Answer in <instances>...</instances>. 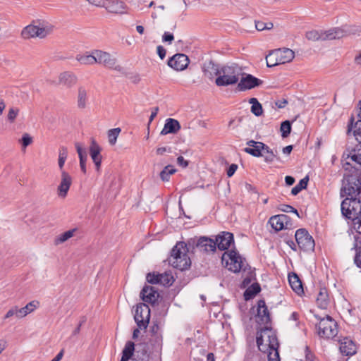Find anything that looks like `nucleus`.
Instances as JSON below:
<instances>
[{
	"label": "nucleus",
	"mask_w": 361,
	"mask_h": 361,
	"mask_svg": "<svg viewBox=\"0 0 361 361\" xmlns=\"http://www.w3.org/2000/svg\"><path fill=\"white\" fill-rule=\"evenodd\" d=\"M243 75L241 68L236 63L224 65L215 79V84L219 87L233 85L238 82L240 76Z\"/></svg>",
	"instance_id": "f257e3e1"
},
{
	"label": "nucleus",
	"mask_w": 361,
	"mask_h": 361,
	"mask_svg": "<svg viewBox=\"0 0 361 361\" xmlns=\"http://www.w3.org/2000/svg\"><path fill=\"white\" fill-rule=\"evenodd\" d=\"M190 248L188 245V243H178L171 250L170 263L171 265L180 271L186 270L190 268L191 261L188 256L187 252Z\"/></svg>",
	"instance_id": "f03ea898"
},
{
	"label": "nucleus",
	"mask_w": 361,
	"mask_h": 361,
	"mask_svg": "<svg viewBox=\"0 0 361 361\" xmlns=\"http://www.w3.org/2000/svg\"><path fill=\"white\" fill-rule=\"evenodd\" d=\"M341 194L346 197H361V171L356 169L344 176Z\"/></svg>",
	"instance_id": "7ed1b4c3"
},
{
	"label": "nucleus",
	"mask_w": 361,
	"mask_h": 361,
	"mask_svg": "<svg viewBox=\"0 0 361 361\" xmlns=\"http://www.w3.org/2000/svg\"><path fill=\"white\" fill-rule=\"evenodd\" d=\"M53 25L44 21H33L25 26L21 31L22 38L28 39L30 38L39 37L43 39L50 35L53 31Z\"/></svg>",
	"instance_id": "20e7f679"
},
{
	"label": "nucleus",
	"mask_w": 361,
	"mask_h": 361,
	"mask_svg": "<svg viewBox=\"0 0 361 361\" xmlns=\"http://www.w3.org/2000/svg\"><path fill=\"white\" fill-rule=\"evenodd\" d=\"M361 197H347L341 202L342 214L352 221L356 220L361 214Z\"/></svg>",
	"instance_id": "39448f33"
},
{
	"label": "nucleus",
	"mask_w": 361,
	"mask_h": 361,
	"mask_svg": "<svg viewBox=\"0 0 361 361\" xmlns=\"http://www.w3.org/2000/svg\"><path fill=\"white\" fill-rule=\"evenodd\" d=\"M256 340L260 351L266 352L267 350H275L279 348L276 336L267 328L257 332Z\"/></svg>",
	"instance_id": "423d86ee"
},
{
	"label": "nucleus",
	"mask_w": 361,
	"mask_h": 361,
	"mask_svg": "<svg viewBox=\"0 0 361 361\" xmlns=\"http://www.w3.org/2000/svg\"><path fill=\"white\" fill-rule=\"evenodd\" d=\"M316 328L318 335L323 338H332L338 334L337 323L329 315L319 319V322L316 325Z\"/></svg>",
	"instance_id": "0eeeda50"
},
{
	"label": "nucleus",
	"mask_w": 361,
	"mask_h": 361,
	"mask_svg": "<svg viewBox=\"0 0 361 361\" xmlns=\"http://www.w3.org/2000/svg\"><path fill=\"white\" fill-rule=\"evenodd\" d=\"M188 247L195 250L197 249L200 252H214L216 248V242H214V240L202 236L200 238H192L188 240Z\"/></svg>",
	"instance_id": "6e6552de"
},
{
	"label": "nucleus",
	"mask_w": 361,
	"mask_h": 361,
	"mask_svg": "<svg viewBox=\"0 0 361 361\" xmlns=\"http://www.w3.org/2000/svg\"><path fill=\"white\" fill-rule=\"evenodd\" d=\"M225 260H226V267H228V269L234 273L239 272L241 269H245V259L235 250L224 252L222 257V262Z\"/></svg>",
	"instance_id": "1a4fd4ad"
},
{
	"label": "nucleus",
	"mask_w": 361,
	"mask_h": 361,
	"mask_svg": "<svg viewBox=\"0 0 361 361\" xmlns=\"http://www.w3.org/2000/svg\"><path fill=\"white\" fill-rule=\"evenodd\" d=\"M94 54H96L97 63L102 64L104 66L114 69L118 72H123V68L117 64V59L113 57L109 53L101 50H94Z\"/></svg>",
	"instance_id": "9d476101"
},
{
	"label": "nucleus",
	"mask_w": 361,
	"mask_h": 361,
	"mask_svg": "<svg viewBox=\"0 0 361 361\" xmlns=\"http://www.w3.org/2000/svg\"><path fill=\"white\" fill-rule=\"evenodd\" d=\"M295 238L300 249L305 252L314 250L315 245L314 240L305 228L297 230Z\"/></svg>",
	"instance_id": "9b49d317"
},
{
	"label": "nucleus",
	"mask_w": 361,
	"mask_h": 361,
	"mask_svg": "<svg viewBox=\"0 0 361 361\" xmlns=\"http://www.w3.org/2000/svg\"><path fill=\"white\" fill-rule=\"evenodd\" d=\"M150 310L145 303L137 305L135 311L134 319L140 329H146L149 322Z\"/></svg>",
	"instance_id": "f8f14e48"
},
{
	"label": "nucleus",
	"mask_w": 361,
	"mask_h": 361,
	"mask_svg": "<svg viewBox=\"0 0 361 361\" xmlns=\"http://www.w3.org/2000/svg\"><path fill=\"white\" fill-rule=\"evenodd\" d=\"M351 34H355V31H353L348 26H343L342 27H333L328 30H326L324 33V36L322 37L323 40H333V39H341L345 36H348Z\"/></svg>",
	"instance_id": "ddd939ff"
},
{
	"label": "nucleus",
	"mask_w": 361,
	"mask_h": 361,
	"mask_svg": "<svg viewBox=\"0 0 361 361\" xmlns=\"http://www.w3.org/2000/svg\"><path fill=\"white\" fill-rule=\"evenodd\" d=\"M262 83L263 81L262 80L255 78L252 75L245 74V76H243L239 82H238L237 89L239 91H245L247 90L259 87Z\"/></svg>",
	"instance_id": "4468645a"
},
{
	"label": "nucleus",
	"mask_w": 361,
	"mask_h": 361,
	"mask_svg": "<svg viewBox=\"0 0 361 361\" xmlns=\"http://www.w3.org/2000/svg\"><path fill=\"white\" fill-rule=\"evenodd\" d=\"M190 60L184 54H176L168 61V65L176 71H183L188 66Z\"/></svg>",
	"instance_id": "2eb2a0df"
},
{
	"label": "nucleus",
	"mask_w": 361,
	"mask_h": 361,
	"mask_svg": "<svg viewBox=\"0 0 361 361\" xmlns=\"http://www.w3.org/2000/svg\"><path fill=\"white\" fill-rule=\"evenodd\" d=\"M202 71L205 78L213 80L215 77H218L221 71V67L218 63H214L212 60L206 61L202 66Z\"/></svg>",
	"instance_id": "dca6fc26"
},
{
	"label": "nucleus",
	"mask_w": 361,
	"mask_h": 361,
	"mask_svg": "<svg viewBox=\"0 0 361 361\" xmlns=\"http://www.w3.org/2000/svg\"><path fill=\"white\" fill-rule=\"evenodd\" d=\"M159 297L157 290L151 286L145 285L140 292L141 299L145 302L154 305Z\"/></svg>",
	"instance_id": "f3484780"
},
{
	"label": "nucleus",
	"mask_w": 361,
	"mask_h": 361,
	"mask_svg": "<svg viewBox=\"0 0 361 361\" xmlns=\"http://www.w3.org/2000/svg\"><path fill=\"white\" fill-rule=\"evenodd\" d=\"M214 242L220 250H226L234 243L233 235L230 232H221L216 236Z\"/></svg>",
	"instance_id": "a211bd4d"
},
{
	"label": "nucleus",
	"mask_w": 361,
	"mask_h": 361,
	"mask_svg": "<svg viewBox=\"0 0 361 361\" xmlns=\"http://www.w3.org/2000/svg\"><path fill=\"white\" fill-rule=\"evenodd\" d=\"M104 7L107 11L116 14L127 13V7L123 1L119 0H106Z\"/></svg>",
	"instance_id": "6ab92c4d"
},
{
	"label": "nucleus",
	"mask_w": 361,
	"mask_h": 361,
	"mask_svg": "<svg viewBox=\"0 0 361 361\" xmlns=\"http://www.w3.org/2000/svg\"><path fill=\"white\" fill-rule=\"evenodd\" d=\"M61 179L59 185L58 186V195L61 197H65L69 190L72 184V178L70 174L66 171H62Z\"/></svg>",
	"instance_id": "aec40b11"
},
{
	"label": "nucleus",
	"mask_w": 361,
	"mask_h": 361,
	"mask_svg": "<svg viewBox=\"0 0 361 361\" xmlns=\"http://www.w3.org/2000/svg\"><path fill=\"white\" fill-rule=\"evenodd\" d=\"M340 351L345 356H352L356 353L357 348L354 342L345 337L340 341Z\"/></svg>",
	"instance_id": "412c9836"
},
{
	"label": "nucleus",
	"mask_w": 361,
	"mask_h": 361,
	"mask_svg": "<svg viewBox=\"0 0 361 361\" xmlns=\"http://www.w3.org/2000/svg\"><path fill=\"white\" fill-rule=\"evenodd\" d=\"M289 219V216L286 214L275 215L269 219V223L276 231H279L286 227Z\"/></svg>",
	"instance_id": "4be33fe9"
},
{
	"label": "nucleus",
	"mask_w": 361,
	"mask_h": 361,
	"mask_svg": "<svg viewBox=\"0 0 361 361\" xmlns=\"http://www.w3.org/2000/svg\"><path fill=\"white\" fill-rule=\"evenodd\" d=\"M276 60L280 64H283L292 61L295 57V53L288 48L275 49Z\"/></svg>",
	"instance_id": "5701e85b"
},
{
	"label": "nucleus",
	"mask_w": 361,
	"mask_h": 361,
	"mask_svg": "<svg viewBox=\"0 0 361 361\" xmlns=\"http://www.w3.org/2000/svg\"><path fill=\"white\" fill-rule=\"evenodd\" d=\"M78 81L77 76L72 72L65 71L61 73L59 77V84L71 88L74 86Z\"/></svg>",
	"instance_id": "b1692460"
},
{
	"label": "nucleus",
	"mask_w": 361,
	"mask_h": 361,
	"mask_svg": "<svg viewBox=\"0 0 361 361\" xmlns=\"http://www.w3.org/2000/svg\"><path fill=\"white\" fill-rule=\"evenodd\" d=\"M180 129V123L174 118H167L165 121L164 126L160 134L166 135L167 134H175Z\"/></svg>",
	"instance_id": "393cba45"
},
{
	"label": "nucleus",
	"mask_w": 361,
	"mask_h": 361,
	"mask_svg": "<svg viewBox=\"0 0 361 361\" xmlns=\"http://www.w3.org/2000/svg\"><path fill=\"white\" fill-rule=\"evenodd\" d=\"M344 156H346L347 159H350L352 161L355 162L357 164H359L361 166V144H357L355 147L350 149L348 148L344 154Z\"/></svg>",
	"instance_id": "a878e982"
},
{
	"label": "nucleus",
	"mask_w": 361,
	"mask_h": 361,
	"mask_svg": "<svg viewBox=\"0 0 361 361\" xmlns=\"http://www.w3.org/2000/svg\"><path fill=\"white\" fill-rule=\"evenodd\" d=\"M288 281L293 291L298 295H300L304 293L302 281L296 274H290L288 275Z\"/></svg>",
	"instance_id": "bb28decb"
},
{
	"label": "nucleus",
	"mask_w": 361,
	"mask_h": 361,
	"mask_svg": "<svg viewBox=\"0 0 361 361\" xmlns=\"http://www.w3.org/2000/svg\"><path fill=\"white\" fill-rule=\"evenodd\" d=\"M257 316L263 323L267 324L271 321L269 312L264 300H259L257 302Z\"/></svg>",
	"instance_id": "cd10ccee"
},
{
	"label": "nucleus",
	"mask_w": 361,
	"mask_h": 361,
	"mask_svg": "<svg viewBox=\"0 0 361 361\" xmlns=\"http://www.w3.org/2000/svg\"><path fill=\"white\" fill-rule=\"evenodd\" d=\"M75 147L78 154L80 159V166L83 173H86V161L87 159V154L86 149L83 147L82 145L80 142H75Z\"/></svg>",
	"instance_id": "c85d7f7f"
},
{
	"label": "nucleus",
	"mask_w": 361,
	"mask_h": 361,
	"mask_svg": "<svg viewBox=\"0 0 361 361\" xmlns=\"http://www.w3.org/2000/svg\"><path fill=\"white\" fill-rule=\"evenodd\" d=\"M268 146L264 143L259 142L253 147H245L243 150L247 154H249L255 157H260L263 156L262 152H264Z\"/></svg>",
	"instance_id": "c756f323"
},
{
	"label": "nucleus",
	"mask_w": 361,
	"mask_h": 361,
	"mask_svg": "<svg viewBox=\"0 0 361 361\" xmlns=\"http://www.w3.org/2000/svg\"><path fill=\"white\" fill-rule=\"evenodd\" d=\"M135 354L138 360L148 361L149 359V353L148 352L147 345L145 343L137 344Z\"/></svg>",
	"instance_id": "7c9ffc66"
},
{
	"label": "nucleus",
	"mask_w": 361,
	"mask_h": 361,
	"mask_svg": "<svg viewBox=\"0 0 361 361\" xmlns=\"http://www.w3.org/2000/svg\"><path fill=\"white\" fill-rule=\"evenodd\" d=\"M353 117L352 116L350 120V123L348 126V132L353 130V135L357 141L361 144V121H357L353 124Z\"/></svg>",
	"instance_id": "2f4dec72"
},
{
	"label": "nucleus",
	"mask_w": 361,
	"mask_h": 361,
	"mask_svg": "<svg viewBox=\"0 0 361 361\" xmlns=\"http://www.w3.org/2000/svg\"><path fill=\"white\" fill-rule=\"evenodd\" d=\"M87 92L85 87L80 86L78 90L77 105L80 109H83L87 106Z\"/></svg>",
	"instance_id": "473e14b6"
},
{
	"label": "nucleus",
	"mask_w": 361,
	"mask_h": 361,
	"mask_svg": "<svg viewBox=\"0 0 361 361\" xmlns=\"http://www.w3.org/2000/svg\"><path fill=\"white\" fill-rule=\"evenodd\" d=\"M317 304L321 309H326L329 304V295L327 290L325 288H321L317 298Z\"/></svg>",
	"instance_id": "72a5a7b5"
},
{
	"label": "nucleus",
	"mask_w": 361,
	"mask_h": 361,
	"mask_svg": "<svg viewBox=\"0 0 361 361\" xmlns=\"http://www.w3.org/2000/svg\"><path fill=\"white\" fill-rule=\"evenodd\" d=\"M75 59L78 62L83 65H92L97 63L96 54H94V51L91 54H87V53L84 54H78Z\"/></svg>",
	"instance_id": "f704fd0d"
},
{
	"label": "nucleus",
	"mask_w": 361,
	"mask_h": 361,
	"mask_svg": "<svg viewBox=\"0 0 361 361\" xmlns=\"http://www.w3.org/2000/svg\"><path fill=\"white\" fill-rule=\"evenodd\" d=\"M135 349V344L133 341H128L122 352L121 361H128L133 355Z\"/></svg>",
	"instance_id": "c9c22d12"
},
{
	"label": "nucleus",
	"mask_w": 361,
	"mask_h": 361,
	"mask_svg": "<svg viewBox=\"0 0 361 361\" xmlns=\"http://www.w3.org/2000/svg\"><path fill=\"white\" fill-rule=\"evenodd\" d=\"M261 290V287L258 283H254L249 286L244 292L243 296L245 300L253 298Z\"/></svg>",
	"instance_id": "e433bc0d"
},
{
	"label": "nucleus",
	"mask_w": 361,
	"mask_h": 361,
	"mask_svg": "<svg viewBox=\"0 0 361 361\" xmlns=\"http://www.w3.org/2000/svg\"><path fill=\"white\" fill-rule=\"evenodd\" d=\"M102 149L94 139H92L90 147V154L92 160L102 159L101 155Z\"/></svg>",
	"instance_id": "4c0bfd02"
},
{
	"label": "nucleus",
	"mask_w": 361,
	"mask_h": 361,
	"mask_svg": "<svg viewBox=\"0 0 361 361\" xmlns=\"http://www.w3.org/2000/svg\"><path fill=\"white\" fill-rule=\"evenodd\" d=\"M76 231V228H73L59 235L54 239V244L56 245H58L67 241L68 239H70L74 235V233H75Z\"/></svg>",
	"instance_id": "58836bf2"
},
{
	"label": "nucleus",
	"mask_w": 361,
	"mask_h": 361,
	"mask_svg": "<svg viewBox=\"0 0 361 361\" xmlns=\"http://www.w3.org/2000/svg\"><path fill=\"white\" fill-rule=\"evenodd\" d=\"M150 333L151 336L154 338L155 343L159 348H161L162 345V337L159 333V326L157 324H153L150 327Z\"/></svg>",
	"instance_id": "ea45409f"
},
{
	"label": "nucleus",
	"mask_w": 361,
	"mask_h": 361,
	"mask_svg": "<svg viewBox=\"0 0 361 361\" xmlns=\"http://www.w3.org/2000/svg\"><path fill=\"white\" fill-rule=\"evenodd\" d=\"M67 157H68L67 148L64 146L61 147L59 149V160H58L59 167L61 170V172L62 171H63V169L66 160L67 159Z\"/></svg>",
	"instance_id": "a19ab883"
},
{
	"label": "nucleus",
	"mask_w": 361,
	"mask_h": 361,
	"mask_svg": "<svg viewBox=\"0 0 361 361\" xmlns=\"http://www.w3.org/2000/svg\"><path fill=\"white\" fill-rule=\"evenodd\" d=\"M308 181L309 177L307 176L301 179L300 182L292 188L291 194L293 195H297L302 190L307 188Z\"/></svg>",
	"instance_id": "79ce46f5"
},
{
	"label": "nucleus",
	"mask_w": 361,
	"mask_h": 361,
	"mask_svg": "<svg viewBox=\"0 0 361 361\" xmlns=\"http://www.w3.org/2000/svg\"><path fill=\"white\" fill-rule=\"evenodd\" d=\"M176 171V170L173 169V166L168 165L160 172V178L163 181H169L170 176L173 174Z\"/></svg>",
	"instance_id": "37998d69"
},
{
	"label": "nucleus",
	"mask_w": 361,
	"mask_h": 361,
	"mask_svg": "<svg viewBox=\"0 0 361 361\" xmlns=\"http://www.w3.org/2000/svg\"><path fill=\"white\" fill-rule=\"evenodd\" d=\"M174 281L173 276L168 273H164L159 274V284L164 286H169L173 284Z\"/></svg>",
	"instance_id": "c03bdc74"
},
{
	"label": "nucleus",
	"mask_w": 361,
	"mask_h": 361,
	"mask_svg": "<svg viewBox=\"0 0 361 361\" xmlns=\"http://www.w3.org/2000/svg\"><path fill=\"white\" fill-rule=\"evenodd\" d=\"M264 152L267 153V155L264 156V161L267 163H272L275 159L277 160L280 159L278 157L277 151L274 152L269 146L268 148L265 149Z\"/></svg>",
	"instance_id": "a18cd8bd"
},
{
	"label": "nucleus",
	"mask_w": 361,
	"mask_h": 361,
	"mask_svg": "<svg viewBox=\"0 0 361 361\" xmlns=\"http://www.w3.org/2000/svg\"><path fill=\"white\" fill-rule=\"evenodd\" d=\"M121 129L119 128H113L108 131V139L111 145H114L116 144Z\"/></svg>",
	"instance_id": "49530a36"
},
{
	"label": "nucleus",
	"mask_w": 361,
	"mask_h": 361,
	"mask_svg": "<svg viewBox=\"0 0 361 361\" xmlns=\"http://www.w3.org/2000/svg\"><path fill=\"white\" fill-rule=\"evenodd\" d=\"M266 61L268 67H274L280 64L279 61L276 60L275 50H272L269 52V54L266 56Z\"/></svg>",
	"instance_id": "de8ad7c7"
},
{
	"label": "nucleus",
	"mask_w": 361,
	"mask_h": 361,
	"mask_svg": "<svg viewBox=\"0 0 361 361\" xmlns=\"http://www.w3.org/2000/svg\"><path fill=\"white\" fill-rule=\"evenodd\" d=\"M281 132V136L283 137H287L291 132V123L289 121H283L281 124L280 128Z\"/></svg>",
	"instance_id": "09e8293b"
},
{
	"label": "nucleus",
	"mask_w": 361,
	"mask_h": 361,
	"mask_svg": "<svg viewBox=\"0 0 361 361\" xmlns=\"http://www.w3.org/2000/svg\"><path fill=\"white\" fill-rule=\"evenodd\" d=\"M355 249L354 263L358 268L361 269V241L355 244Z\"/></svg>",
	"instance_id": "8fccbe9b"
},
{
	"label": "nucleus",
	"mask_w": 361,
	"mask_h": 361,
	"mask_svg": "<svg viewBox=\"0 0 361 361\" xmlns=\"http://www.w3.org/2000/svg\"><path fill=\"white\" fill-rule=\"evenodd\" d=\"M20 109L16 106H11L9 108L7 114V120L9 123H14L16 118L18 116Z\"/></svg>",
	"instance_id": "3c124183"
},
{
	"label": "nucleus",
	"mask_w": 361,
	"mask_h": 361,
	"mask_svg": "<svg viewBox=\"0 0 361 361\" xmlns=\"http://www.w3.org/2000/svg\"><path fill=\"white\" fill-rule=\"evenodd\" d=\"M273 23L271 22L264 23L262 21H255V27L259 31L264 30H271L273 28Z\"/></svg>",
	"instance_id": "603ef678"
},
{
	"label": "nucleus",
	"mask_w": 361,
	"mask_h": 361,
	"mask_svg": "<svg viewBox=\"0 0 361 361\" xmlns=\"http://www.w3.org/2000/svg\"><path fill=\"white\" fill-rule=\"evenodd\" d=\"M39 302L37 301H31L23 307L26 315L32 312L36 308Z\"/></svg>",
	"instance_id": "864d4df0"
},
{
	"label": "nucleus",
	"mask_w": 361,
	"mask_h": 361,
	"mask_svg": "<svg viewBox=\"0 0 361 361\" xmlns=\"http://www.w3.org/2000/svg\"><path fill=\"white\" fill-rule=\"evenodd\" d=\"M324 36V34L322 35H320L319 32L316 30H311L309 32H307L306 33V37L309 40L312 41H317L319 39H322V37Z\"/></svg>",
	"instance_id": "5fc2aeb1"
},
{
	"label": "nucleus",
	"mask_w": 361,
	"mask_h": 361,
	"mask_svg": "<svg viewBox=\"0 0 361 361\" xmlns=\"http://www.w3.org/2000/svg\"><path fill=\"white\" fill-rule=\"evenodd\" d=\"M268 361H280L279 353L277 349L268 350Z\"/></svg>",
	"instance_id": "6e6d98bb"
},
{
	"label": "nucleus",
	"mask_w": 361,
	"mask_h": 361,
	"mask_svg": "<svg viewBox=\"0 0 361 361\" xmlns=\"http://www.w3.org/2000/svg\"><path fill=\"white\" fill-rule=\"evenodd\" d=\"M251 112L257 116H261L263 113L262 104L259 102L254 103L251 106Z\"/></svg>",
	"instance_id": "4d7b16f0"
},
{
	"label": "nucleus",
	"mask_w": 361,
	"mask_h": 361,
	"mask_svg": "<svg viewBox=\"0 0 361 361\" xmlns=\"http://www.w3.org/2000/svg\"><path fill=\"white\" fill-rule=\"evenodd\" d=\"M147 281L148 283L151 284H158L159 283V274H154L149 273L147 275Z\"/></svg>",
	"instance_id": "13d9d810"
},
{
	"label": "nucleus",
	"mask_w": 361,
	"mask_h": 361,
	"mask_svg": "<svg viewBox=\"0 0 361 361\" xmlns=\"http://www.w3.org/2000/svg\"><path fill=\"white\" fill-rule=\"evenodd\" d=\"M280 209L284 212H293L299 217L298 212L293 207L288 204H281Z\"/></svg>",
	"instance_id": "bf43d9fd"
},
{
	"label": "nucleus",
	"mask_w": 361,
	"mask_h": 361,
	"mask_svg": "<svg viewBox=\"0 0 361 361\" xmlns=\"http://www.w3.org/2000/svg\"><path fill=\"white\" fill-rule=\"evenodd\" d=\"M21 143L24 148L27 147L30 145L32 142V138L30 136L29 134L25 133L21 138Z\"/></svg>",
	"instance_id": "052dcab7"
},
{
	"label": "nucleus",
	"mask_w": 361,
	"mask_h": 361,
	"mask_svg": "<svg viewBox=\"0 0 361 361\" xmlns=\"http://www.w3.org/2000/svg\"><path fill=\"white\" fill-rule=\"evenodd\" d=\"M15 316L16 318H18V306H13L5 314L4 319H7L8 318H11L12 317Z\"/></svg>",
	"instance_id": "680f3d73"
},
{
	"label": "nucleus",
	"mask_w": 361,
	"mask_h": 361,
	"mask_svg": "<svg viewBox=\"0 0 361 361\" xmlns=\"http://www.w3.org/2000/svg\"><path fill=\"white\" fill-rule=\"evenodd\" d=\"M301 361H314V355L312 353L308 346H305V359H301Z\"/></svg>",
	"instance_id": "e2e57ef3"
},
{
	"label": "nucleus",
	"mask_w": 361,
	"mask_h": 361,
	"mask_svg": "<svg viewBox=\"0 0 361 361\" xmlns=\"http://www.w3.org/2000/svg\"><path fill=\"white\" fill-rule=\"evenodd\" d=\"M354 228L356 230V231L361 234V214L360 216H357V219L356 220L353 221Z\"/></svg>",
	"instance_id": "0e129e2a"
},
{
	"label": "nucleus",
	"mask_w": 361,
	"mask_h": 361,
	"mask_svg": "<svg viewBox=\"0 0 361 361\" xmlns=\"http://www.w3.org/2000/svg\"><path fill=\"white\" fill-rule=\"evenodd\" d=\"M173 39V35L168 32H165L162 36V41L164 42H169L171 44Z\"/></svg>",
	"instance_id": "69168bd1"
},
{
	"label": "nucleus",
	"mask_w": 361,
	"mask_h": 361,
	"mask_svg": "<svg viewBox=\"0 0 361 361\" xmlns=\"http://www.w3.org/2000/svg\"><path fill=\"white\" fill-rule=\"evenodd\" d=\"M238 169V165L235 164H232L231 165L229 166L227 171H226V174L228 177H231L234 173Z\"/></svg>",
	"instance_id": "338daca9"
},
{
	"label": "nucleus",
	"mask_w": 361,
	"mask_h": 361,
	"mask_svg": "<svg viewBox=\"0 0 361 361\" xmlns=\"http://www.w3.org/2000/svg\"><path fill=\"white\" fill-rule=\"evenodd\" d=\"M157 54L160 57L161 59H164L166 56V51L164 48V47L159 45L157 47Z\"/></svg>",
	"instance_id": "774afa93"
}]
</instances>
